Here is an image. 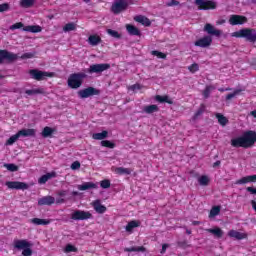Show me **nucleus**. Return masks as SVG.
I'll return each mask as SVG.
<instances>
[{"label":"nucleus","mask_w":256,"mask_h":256,"mask_svg":"<svg viewBox=\"0 0 256 256\" xmlns=\"http://www.w3.org/2000/svg\"><path fill=\"white\" fill-rule=\"evenodd\" d=\"M231 146L238 149L242 147L243 149H249V147H253L256 143V132L253 130L245 131L242 136L231 139Z\"/></svg>","instance_id":"nucleus-1"},{"label":"nucleus","mask_w":256,"mask_h":256,"mask_svg":"<svg viewBox=\"0 0 256 256\" xmlns=\"http://www.w3.org/2000/svg\"><path fill=\"white\" fill-rule=\"evenodd\" d=\"M232 37H236L238 39H246L249 43H256V30L253 28H244L239 31L233 32Z\"/></svg>","instance_id":"nucleus-2"},{"label":"nucleus","mask_w":256,"mask_h":256,"mask_svg":"<svg viewBox=\"0 0 256 256\" xmlns=\"http://www.w3.org/2000/svg\"><path fill=\"white\" fill-rule=\"evenodd\" d=\"M84 79H87V74L84 72L73 73L68 78V86L71 89H79L83 85Z\"/></svg>","instance_id":"nucleus-3"},{"label":"nucleus","mask_w":256,"mask_h":256,"mask_svg":"<svg viewBox=\"0 0 256 256\" xmlns=\"http://www.w3.org/2000/svg\"><path fill=\"white\" fill-rule=\"evenodd\" d=\"M198 11H211L217 9V3L213 0H195Z\"/></svg>","instance_id":"nucleus-4"},{"label":"nucleus","mask_w":256,"mask_h":256,"mask_svg":"<svg viewBox=\"0 0 256 256\" xmlns=\"http://www.w3.org/2000/svg\"><path fill=\"white\" fill-rule=\"evenodd\" d=\"M14 247L15 249H19L20 251L22 249L23 256L33 255V250H31V243H29L27 240H15Z\"/></svg>","instance_id":"nucleus-5"},{"label":"nucleus","mask_w":256,"mask_h":256,"mask_svg":"<svg viewBox=\"0 0 256 256\" xmlns=\"http://www.w3.org/2000/svg\"><path fill=\"white\" fill-rule=\"evenodd\" d=\"M29 75L31 79H35V81H45L47 77H54L53 72H45L38 69H31L29 70Z\"/></svg>","instance_id":"nucleus-6"},{"label":"nucleus","mask_w":256,"mask_h":256,"mask_svg":"<svg viewBox=\"0 0 256 256\" xmlns=\"http://www.w3.org/2000/svg\"><path fill=\"white\" fill-rule=\"evenodd\" d=\"M129 7V3L125 0H117L111 6V11L114 15H119V13H123V11H127Z\"/></svg>","instance_id":"nucleus-7"},{"label":"nucleus","mask_w":256,"mask_h":256,"mask_svg":"<svg viewBox=\"0 0 256 256\" xmlns=\"http://www.w3.org/2000/svg\"><path fill=\"white\" fill-rule=\"evenodd\" d=\"M93 217V214L89 211L85 210H75L71 214V219L73 221H87L88 219H91Z\"/></svg>","instance_id":"nucleus-8"},{"label":"nucleus","mask_w":256,"mask_h":256,"mask_svg":"<svg viewBox=\"0 0 256 256\" xmlns=\"http://www.w3.org/2000/svg\"><path fill=\"white\" fill-rule=\"evenodd\" d=\"M108 69H111V64L109 63L92 64L89 66L86 72L93 75V73H103V71H107Z\"/></svg>","instance_id":"nucleus-9"},{"label":"nucleus","mask_w":256,"mask_h":256,"mask_svg":"<svg viewBox=\"0 0 256 256\" xmlns=\"http://www.w3.org/2000/svg\"><path fill=\"white\" fill-rule=\"evenodd\" d=\"M19 59V55L9 52L8 50H0V64L3 61H8V63H13Z\"/></svg>","instance_id":"nucleus-10"},{"label":"nucleus","mask_w":256,"mask_h":256,"mask_svg":"<svg viewBox=\"0 0 256 256\" xmlns=\"http://www.w3.org/2000/svg\"><path fill=\"white\" fill-rule=\"evenodd\" d=\"M100 93L101 92L96 88L88 87L78 91V97H80V99H87L89 97H93V95H99Z\"/></svg>","instance_id":"nucleus-11"},{"label":"nucleus","mask_w":256,"mask_h":256,"mask_svg":"<svg viewBox=\"0 0 256 256\" xmlns=\"http://www.w3.org/2000/svg\"><path fill=\"white\" fill-rule=\"evenodd\" d=\"M6 187H8V189H16L17 191L21 190V191H25L27 189H29V185L25 182H19V181H7L5 183Z\"/></svg>","instance_id":"nucleus-12"},{"label":"nucleus","mask_w":256,"mask_h":256,"mask_svg":"<svg viewBox=\"0 0 256 256\" xmlns=\"http://www.w3.org/2000/svg\"><path fill=\"white\" fill-rule=\"evenodd\" d=\"M213 43V38L211 36H204L194 42L195 47H202L203 49L211 47Z\"/></svg>","instance_id":"nucleus-13"},{"label":"nucleus","mask_w":256,"mask_h":256,"mask_svg":"<svg viewBox=\"0 0 256 256\" xmlns=\"http://www.w3.org/2000/svg\"><path fill=\"white\" fill-rule=\"evenodd\" d=\"M230 25H244L247 23V17L241 15H231L229 18Z\"/></svg>","instance_id":"nucleus-14"},{"label":"nucleus","mask_w":256,"mask_h":256,"mask_svg":"<svg viewBox=\"0 0 256 256\" xmlns=\"http://www.w3.org/2000/svg\"><path fill=\"white\" fill-rule=\"evenodd\" d=\"M91 206L93 207L94 211L98 213L99 215H103L107 211V207L103 204H101V200H94L91 203Z\"/></svg>","instance_id":"nucleus-15"},{"label":"nucleus","mask_w":256,"mask_h":256,"mask_svg":"<svg viewBox=\"0 0 256 256\" xmlns=\"http://www.w3.org/2000/svg\"><path fill=\"white\" fill-rule=\"evenodd\" d=\"M228 237H231L232 239H237V241H243V239H247L248 235L247 233L239 232L237 230H230L228 232Z\"/></svg>","instance_id":"nucleus-16"},{"label":"nucleus","mask_w":256,"mask_h":256,"mask_svg":"<svg viewBox=\"0 0 256 256\" xmlns=\"http://www.w3.org/2000/svg\"><path fill=\"white\" fill-rule=\"evenodd\" d=\"M204 31L205 33H208V35H214L215 37H221V30L216 29L214 26L211 24L207 23L204 26Z\"/></svg>","instance_id":"nucleus-17"},{"label":"nucleus","mask_w":256,"mask_h":256,"mask_svg":"<svg viewBox=\"0 0 256 256\" xmlns=\"http://www.w3.org/2000/svg\"><path fill=\"white\" fill-rule=\"evenodd\" d=\"M247 183H256V175L242 177L235 182V185H247Z\"/></svg>","instance_id":"nucleus-18"},{"label":"nucleus","mask_w":256,"mask_h":256,"mask_svg":"<svg viewBox=\"0 0 256 256\" xmlns=\"http://www.w3.org/2000/svg\"><path fill=\"white\" fill-rule=\"evenodd\" d=\"M53 204H55V197L51 195L44 196L38 200V205H40V207H42L43 205L51 206Z\"/></svg>","instance_id":"nucleus-19"},{"label":"nucleus","mask_w":256,"mask_h":256,"mask_svg":"<svg viewBox=\"0 0 256 256\" xmlns=\"http://www.w3.org/2000/svg\"><path fill=\"white\" fill-rule=\"evenodd\" d=\"M19 137H35L36 131L33 128L21 129L18 131Z\"/></svg>","instance_id":"nucleus-20"},{"label":"nucleus","mask_w":256,"mask_h":256,"mask_svg":"<svg viewBox=\"0 0 256 256\" xmlns=\"http://www.w3.org/2000/svg\"><path fill=\"white\" fill-rule=\"evenodd\" d=\"M134 21L141 23V25H144V27H151V20L143 15L135 16Z\"/></svg>","instance_id":"nucleus-21"},{"label":"nucleus","mask_w":256,"mask_h":256,"mask_svg":"<svg viewBox=\"0 0 256 256\" xmlns=\"http://www.w3.org/2000/svg\"><path fill=\"white\" fill-rule=\"evenodd\" d=\"M126 31L129 33V35H134L136 37H141V30H139V28L135 27L134 25L127 24L126 25Z\"/></svg>","instance_id":"nucleus-22"},{"label":"nucleus","mask_w":256,"mask_h":256,"mask_svg":"<svg viewBox=\"0 0 256 256\" xmlns=\"http://www.w3.org/2000/svg\"><path fill=\"white\" fill-rule=\"evenodd\" d=\"M137 227H141V222H139L137 220H132V221L128 222L125 229H126L127 233H133V230Z\"/></svg>","instance_id":"nucleus-23"},{"label":"nucleus","mask_w":256,"mask_h":256,"mask_svg":"<svg viewBox=\"0 0 256 256\" xmlns=\"http://www.w3.org/2000/svg\"><path fill=\"white\" fill-rule=\"evenodd\" d=\"M101 36L94 34V35H90L88 37V43L89 45H92V47H96V45H99V43H101Z\"/></svg>","instance_id":"nucleus-24"},{"label":"nucleus","mask_w":256,"mask_h":256,"mask_svg":"<svg viewBox=\"0 0 256 256\" xmlns=\"http://www.w3.org/2000/svg\"><path fill=\"white\" fill-rule=\"evenodd\" d=\"M79 191H87L89 189H97V184L93 182H85L78 186Z\"/></svg>","instance_id":"nucleus-25"},{"label":"nucleus","mask_w":256,"mask_h":256,"mask_svg":"<svg viewBox=\"0 0 256 256\" xmlns=\"http://www.w3.org/2000/svg\"><path fill=\"white\" fill-rule=\"evenodd\" d=\"M155 99L158 101V103H168V105H173V99H171L168 95H156Z\"/></svg>","instance_id":"nucleus-26"},{"label":"nucleus","mask_w":256,"mask_h":256,"mask_svg":"<svg viewBox=\"0 0 256 256\" xmlns=\"http://www.w3.org/2000/svg\"><path fill=\"white\" fill-rule=\"evenodd\" d=\"M107 137H109V132L107 130L92 135V139H95L96 141H103V139H107Z\"/></svg>","instance_id":"nucleus-27"},{"label":"nucleus","mask_w":256,"mask_h":256,"mask_svg":"<svg viewBox=\"0 0 256 256\" xmlns=\"http://www.w3.org/2000/svg\"><path fill=\"white\" fill-rule=\"evenodd\" d=\"M206 231H207V233H211L212 235L217 237V239H221V237H223V231L219 227L209 228V229H206Z\"/></svg>","instance_id":"nucleus-28"},{"label":"nucleus","mask_w":256,"mask_h":256,"mask_svg":"<svg viewBox=\"0 0 256 256\" xmlns=\"http://www.w3.org/2000/svg\"><path fill=\"white\" fill-rule=\"evenodd\" d=\"M23 31H27L28 33H41L43 29L39 25H32L23 27Z\"/></svg>","instance_id":"nucleus-29"},{"label":"nucleus","mask_w":256,"mask_h":256,"mask_svg":"<svg viewBox=\"0 0 256 256\" xmlns=\"http://www.w3.org/2000/svg\"><path fill=\"white\" fill-rule=\"evenodd\" d=\"M53 177H55V172L44 174L38 179V183L40 185H45V183H47L49 179H53Z\"/></svg>","instance_id":"nucleus-30"},{"label":"nucleus","mask_w":256,"mask_h":256,"mask_svg":"<svg viewBox=\"0 0 256 256\" xmlns=\"http://www.w3.org/2000/svg\"><path fill=\"white\" fill-rule=\"evenodd\" d=\"M144 113H147V115H151L153 113H157L159 111V106L152 104V105H148L145 106L143 108Z\"/></svg>","instance_id":"nucleus-31"},{"label":"nucleus","mask_w":256,"mask_h":256,"mask_svg":"<svg viewBox=\"0 0 256 256\" xmlns=\"http://www.w3.org/2000/svg\"><path fill=\"white\" fill-rule=\"evenodd\" d=\"M30 223H32L33 225H49L51 223V220L41 219V218H32L30 220Z\"/></svg>","instance_id":"nucleus-32"},{"label":"nucleus","mask_w":256,"mask_h":256,"mask_svg":"<svg viewBox=\"0 0 256 256\" xmlns=\"http://www.w3.org/2000/svg\"><path fill=\"white\" fill-rule=\"evenodd\" d=\"M55 131H56L55 128H51L49 126H46L42 130V137L47 139V137H51V135H53L55 133Z\"/></svg>","instance_id":"nucleus-33"},{"label":"nucleus","mask_w":256,"mask_h":256,"mask_svg":"<svg viewBox=\"0 0 256 256\" xmlns=\"http://www.w3.org/2000/svg\"><path fill=\"white\" fill-rule=\"evenodd\" d=\"M133 170L131 168L117 167L115 173L117 175H131Z\"/></svg>","instance_id":"nucleus-34"},{"label":"nucleus","mask_w":256,"mask_h":256,"mask_svg":"<svg viewBox=\"0 0 256 256\" xmlns=\"http://www.w3.org/2000/svg\"><path fill=\"white\" fill-rule=\"evenodd\" d=\"M215 117L218 120V123L220 125H222V127H225V125H227V123H229V120L227 119V117H225L221 113H216Z\"/></svg>","instance_id":"nucleus-35"},{"label":"nucleus","mask_w":256,"mask_h":256,"mask_svg":"<svg viewBox=\"0 0 256 256\" xmlns=\"http://www.w3.org/2000/svg\"><path fill=\"white\" fill-rule=\"evenodd\" d=\"M210 181L211 180L209 179V176H207V175H202L198 178V183L202 187H207V185H209Z\"/></svg>","instance_id":"nucleus-36"},{"label":"nucleus","mask_w":256,"mask_h":256,"mask_svg":"<svg viewBox=\"0 0 256 256\" xmlns=\"http://www.w3.org/2000/svg\"><path fill=\"white\" fill-rule=\"evenodd\" d=\"M26 95H45V89L38 88V89H32V90H26Z\"/></svg>","instance_id":"nucleus-37"},{"label":"nucleus","mask_w":256,"mask_h":256,"mask_svg":"<svg viewBox=\"0 0 256 256\" xmlns=\"http://www.w3.org/2000/svg\"><path fill=\"white\" fill-rule=\"evenodd\" d=\"M219 213H221V206H214L210 210L209 217H217Z\"/></svg>","instance_id":"nucleus-38"},{"label":"nucleus","mask_w":256,"mask_h":256,"mask_svg":"<svg viewBox=\"0 0 256 256\" xmlns=\"http://www.w3.org/2000/svg\"><path fill=\"white\" fill-rule=\"evenodd\" d=\"M241 89H236L232 93L226 95V101H231V99L237 97V95H241Z\"/></svg>","instance_id":"nucleus-39"},{"label":"nucleus","mask_w":256,"mask_h":256,"mask_svg":"<svg viewBox=\"0 0 256 256\" xmlns=\"http://www.w3.org/2000/svg\"><path fill=\"white\" fill-rule=\"evenodd\" d=\"M106 32L110 37H114V39H121V34H119L118 31L113 30V29H107Z\"/></svg>","instance_id":"nucleus-40"},{"label":"nucleus","mask_w":256,"mask_h":256,"mask_svg":"<svg viewBox=\"0 0 256 256\" xmlns=\"http://www.w3.org/2000/svg\"><path fill=\"white\" fill-rule=\"evenodd\" d=\"M19 133L17 132L16 134L12 135L7 141L6 145H13L16 143V141L19 139Z\"/></svg>","instance_id":"nucleus-41"},{"label":"nucleus","mask_w":256,"mask_h":256,"mask_svg":"<svg viewBox=\"0 0 256 256\" xmlns=\"http://www.w3.org/2000/svg\"><path fill=\"white\" fill-rule=\"evenodd\" d=\"M102 147H107L108 149H115V143L109 141V140H102L101 141Z\"/></svg>","instance_id":"nucleus-42"},{"label":"nucleus","mask_w":256,"mask_h":256,"mask_svg":"<svg viewBox=\"0 0 256 256\" xmlns=\"http://www.w3.org/2000/svg\"><path fill=\"white\" fill-rule=\"evenodd\" d=\"M35 0H20L21 7H33Z\"/></svg>","instance_id":"nucleus-43"},{"label":"nucleus","mask_w":256,"mask_h":256,"mask_svg":"<svg viewBox=\"0 0 256 256\" xmlns=\"http://www.w3.org/2000/svg\"><path fill=\"white\" fill-rule=\"evenodd\" d=\"M76 29H77V27L75 26V23H67L63 27V31H65V33L69 32V31H75Z\"/></svg>","instance_id":"nucleus-44"},{"label":"nucleus","mask_w":256,"mask_h":256,"mask_svg":"<svg viewBox=\"0 0 256 256\" xmlns=\"http://www.w3.org/2000/svg\"><path fill=\"white\" fill-rule=\"evenodd\" d=\"M212 89H213V86H206V88L202 92L204 99H209Z\"/></svg>","instance_id":"nucleus-45"},{"label":"nucleus","mask_w":256,"mask_h":256,"mask_svg":"<svg viewBox=\"0 0 256 256\" xmlns=\"http://www.w3.org/2000/svg\"><path fill=\"white\" fill-rule=\"evenodd\" d=\"M151 55H154V57H158V59H167V54L159 52L158 50L152 51Z\"/></svg>","instance_id":"nucleus-46"},{"label":"nucleus","mask_w":256,"mask_h":256,"mask_svg":"<svg viewBox=\"0 0 256 256\" xmlns=\"http://www.w3.org/2000/svg\"><path fill=\"white\" fill-rule=\"evenodd\" d=\"M64 251L65 253H77V247L72 244H67Z\"/></svg>","instance_id":"nucleus-47"},{"label":"nucleus","mask_w":256,"mask_h":256,"mask_svg":"<svg viewBox=\"0 0 256 256\" xmlns=\"http://www.w3.org/2000/svg\"><path fill=\"white\" fill-rule=\"evenodd\" d=\"M5 169H7L8 171H19V166L15 165V164H4Z\"/></svg>","instance_id":"nucleus-48"},{"label":"nucleus","mask_w":256,"mask_h":256,"mask_svg":"<svg viewBox=\"0 0 256 256\" xmlns=\"http://www.w3.org/2000/svg\"><path fill=\"white\" fill-rule=\"evenodd\" d=\"M100 187H101L102 189H109V187H111V181H110V180H107V179L102 180V181L100 182Z\"/></svg>","instance_id":"nucleus-49"},{"label":"nucleus","mask_w":256,"mask_h":256,"mask_svg":"<svg viewBox=\"0 0 256 256\" xmlns=\"http://www.w3.org/2000/svg\"><path fill=\"white\" fill-rule=\"evenodd\" d=\"M188 70L190 71V73H197V71H199V64L193 63L188 67Z\"/></svg>","instance_id":"nucleus-50"},{"label":"nucleus","mask_w":256,"mask_h":256,"mask_svg":"<svg viewBox=\"0 0 256 256\" xmlns=\"http://www.w3.org/2000/svg\"><path fill=\"white\" fill-rule=\"evenodd\" d=\"M70 169H72V171H77V169H81V162L80 161H74L71 164Z\"/></svg>","instance_id":"nucleus-51"},{"label":"nucleus","mask_w":256,"mask_h":256,"mask_svg":"<svg viewBox=\"0 0 256 256\" xmlns=\"http://www.w3.org/2000/svg\"><path fill=\"white\" fill-rule=\"evenodd\" d=\"M9 3L0 4V13H5V11H9Z\"/></svg>","instance_id":"nucleus-52"},{"label":"nucleus","mask_w":256,"mask_h":256,"mask_svg":"<svg viewBox=\"0 0 256 256\" xmlns=\"http://www.w3.org/2000/svg\"><path fill=\"white\" fill-rule=\"evenodd\" d=\"M35 57L34 53L28 52L21 55L20 59H33Z\"/></svg>","instance_id":"nucleus-53"},{"label":"nucleus","mask_w":256,"mask_h":256,"mask_svg":"<svg viewBox=\"0 0 256 256\" xmlns=\"http://www.w3.org/2000/svg\"><path fill=\"white\" fill-rule=\"evenodd\" d=\"M23 23L22 22H17L10 26L11 31H15V29H22Z\"/></svg>","instance_id":"nucleus-54"},{"label":"nucleus","mask_w":256,"mask_h":256,"mask_svg":"<svg viewBox=\"0 0 256 256\" xmlns=\"http://www.w3.org/2000/svg\"><path fill=\"white\" fill-rule=\"evenodd\" d=\"M131 91H139L142 89L141 84H133L132 86H130Z\"/></svg>","instance_id":"nucleus-55"},{"label":"nucleus","mask_w":256,"mask_h":256,"mask_svg":"<svg viewBox=\"0 0 256 256\" xmlns=\"http://www.w3.org/2000/svg\"><path fill=\"white\" fill-rule=\"evenodd\" d=\"M179 1H177V0H171L170 2H168L166 5H167V7H175V6H177V5H179Z\"/></svg>","instance_id":"nucleus-56"},{"label":"nucleus","mask_w":256,"mask_h":256,"mask_svg":"<svg viewBox=\"0 0 256 256\" xmlns=\"http://www.w3.org/2000/svg\"><path fill=\"white\" fill-rule=\"evenodd\" d=\"M68 191L67 190H60L57 192L58 197H66Z\"/></svg>","instance_id":"nucleus-57"},{"label":"nucleus","mask_w":256,"mask_h":256,"mask_svg":"<svg viewBox=\"0 0 256 256\" xmlns=\"http://www.w3.org/2000/svg\"><path fill=\"white\" fill-rule=\"evenodd\" d=\"M246 191H248V193H250L251 195H256V188L247 187Z\"/></svg>","instance_id":"nucleus-58"},{"label":"nucleus","mask_w":256,"mask_h":256,"mask_svg":"<svg viewBox=\"0 0 256 256\" xmlns=\"http://www.w3.org/2000/svg\"><path fill=\"white\" fill-rule=\"evenodd\" d=\"M125 251H127V253H137L136 247L126 248Z\"/></svg>","instance_id":"nucleus-59"},{"label":"nucleus","mask_w":256,"mask_h":256,"mask_svg":"<svg viewBox=\"0 0 256 256\" xmlns=\"http://www.w3.org/2000/svg\"><path fill=\"white\" fill-rule=\"evenodd\" d=\"M55 203H56V205H63V203H65V199L64 198H57Z\"/></svg>","instance_id":"nucleus-60"},{"label":"nucleus","mask_w":256,"mask_h":256,"mask_svg":"<svg viewBox=\"0 0 256 256\" xmlns=\"http://www.w3.org/2000/svg\"><path fill=\"white\" fill-rule=\"evenodd\" d=\"M146 249L145 246H138L136 247V252H141V253H145Z\"/></svg>","instance_id":"nucleus-61"},{"label":"nucleus","mask_w":256,"mask_h":256,"mask_svg":"<svg viewBox=\"0 0 256 256\" xmlns=\"http://www.w3.org/2000/svg\"><path fill=\"white\" fill-rule=\"evenodd\" d=\"M167 247H169V244H163L162 245V250L160 251V253L163 255L165 254V251H167Z\"/></svg>","instance_id":"nucleus-62"},{"label":"nucleus","mask_w":256,"mask_h":256,"mask_svg":"<svg viewBox=\"0 0 256 256\" xmlns=\"http://www.w3.org/2000/svg\"><path fill=\"white\" fill-rule=\"evenodd\" d=\"M232 90V88H219L218 89V91L220 92V93H225V91H231Z\"/></svg>","instance_id":"nucleus-63"},{"label":"nucleus","mask_w":256,"mask_h":256,"mask_svg":"<svg viewBox=\"0 0 256 256\" xmlns=\"http://www.w3.org/2000/svg\"><path fill=\"white\" fill-rule=\"evenodd\" d=\"M199 115H203V108L198 109L195 113V117H199Z\"/></svg>","instance_id":"nucleus-64"}]
</instances>
